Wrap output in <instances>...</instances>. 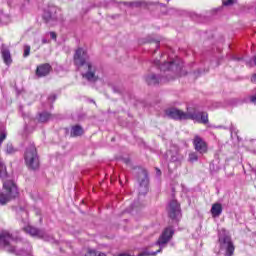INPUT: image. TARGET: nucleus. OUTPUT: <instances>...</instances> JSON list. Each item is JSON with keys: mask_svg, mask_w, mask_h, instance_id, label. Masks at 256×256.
I'll return each mask as SVG.
<instances>
[{"mask_svg": "<svg viewBox=\"0 0 256 256\" xmlns=\"http://www.w3.org/2000/svg\"><path fill=\"white\" fill-rule=\"evenodd\" d=\"M137 181L139 186L144 189V191H149V173L145 168H140L137 176Z\"/></svg>", "mask_w": 256, "mask_h": 256, "instance_id": "nucleus-7", "label": "nucleus"}, {"mask_svg": "<svg viewBox=\"0 0 256 256\" xmlns=\"http://www.w3.org/2000/svg\"><path fill=\"white\" fill-rule=\"evenodd\" d=\"M157 47H159V42H156Z\"/></svg>", "mask_w": 256, "mask_h": 256, "instance_id": "nucleus-36", "label": "nucleus"}, {"mask_svg": "<svg viewBox=\"0 0 256 256\" xmlns=\"http://www.w3.org/2000/svg\"><path fill=\"white\" fill-rule=\"evenodd\" d=\"M212 217H219L221 213H223V206L220 203H216L212 205L211 208Z\"/></svg>", "mask_w": 256, "mask_h": 256, "instance_id": "nucleus-15", "label": "nucleus"}, {"mask_svg": "<svg viewBox=\"0 0 256 256\" xmlns=\"http://www.w3.org/2000/svg\"><path fill=\"white\" fill-rule=\"evenodd\" d=\"M1 54L5 65H11V63H13V58H11V51H9V49L3 48Z\"/></svg>", "mask_w": 256, "mask_h": 256, "instance_id": "nucleus-13", "label": "nucleus"}, {"mask_svg": "<svg viewBox=\"0 0 256 256\" xmlns=\"http://www.w3.org/2000/svg\"><path fill=\"white\" fill-rule=\"evenodd\" d=\"M43 21L45 23H51V21H53V15L51 14V12H45L43 15Z\"/></svg>", "mask_w": 256, "mask_h": 256, "instance_id": "nucleus-21", "label": "nucleus"}, {"mask_svg": "<svg viewBox=\"0 0 256 256\" xmlns=\"http://www.w3.org/2000/svg\"><path fill=\"white\" fill-rule=\"evenodd\" d=\"M24 161L26 167L32 171H35L39 168V154H37V148L34 145H31L26 149L24 154Z\"/></svg>", "mask_w": 256, "mask_h": 256, "instance_id": "nucleus-4", "label": "nucleus"}, {"mask_svg": "<svg viewBox=\"0 0 256 256\" xmlns=\"http://www.w3.org/2000/svg\"><path fill=\"white\" fill-rule=\"evenodd\" d=\"M146 83L148 85H159V79H157L155 74H152L146 77Z\"/></svg>", "mask_w": 256, "mask_h": 256, "instance_id": "nucleus-18", "label": "nucleus"}, {"mask_svg": "<svg viewBox=\"0 0 256 256\" xmlns=\"http://www.w3.org/2000/svg\"><path fill=\"white\" fill-rule=\"evenodd\" d=\"M166 115L170 119H174V121L191 120L202 125H207V123H209V114L207 112H197L195 108H192L191 110L188 109L187 112L177 108H170L166 110Z\"/></svg>", "mask_w": 256, "mask_h": 256, "instance_id": "nucleus-1", "label": "nucleus"}, {"mask_svg": "<svg viewBox=\"0 0 256 256\" xmlns=\"http://www.w3.org/2000/svg\"><path fill=\"white\" fill-rule=\"evenodd\" d=\"M192 143L195 151L200 155H205L209 153V145L205 142L203 138H201V136L195 135Z\"/></svg>", "mask_w": 256, "mask_h": 256, "instance_id": "nucleus-6", "label": "nucleus"}, {"mask_svg": "<svg viewBox=\"0 0 256 256\" xmlns=\"http://www.w3.org/2000/svg\"><path fill=\"white\" fill-rule=\"evenodd\" d=\"M51 71H53V67L51 66V64L44 63V64H40L37 66L35 74L39 78L47 77V75H49V73H51Z\"/></svg>", "mask_w": 256, "mask_h": 256, "instance_id": "nucleus-9", "label": "nucleus"}, {"mask_svg": "<svg viewBox=\"0 0 256 256\" xmlns=\"http://www.w3.org/2000/svg\"><path fill=\"white\" fill-rule=\"evenodd\" d=\"M199 161V152H190L188 154V163H197Z\"/></svg>", "mask_w": 256, "mask_h": 256, "instance_id": "nucleus-16", "label": "nucleus"}, {"mask_svg": "<svg viewBox=\"0 0 256 256\" xmlns=\"http://www.w3.org/2000/svg\"><path fill=\"white\" fill-rule=\"evenodd\" d=\"M3 189L6 193H17V184L13 180L3 182Z\"/></svg>", "mask_w": 256, "mask_h": 256, "instance_id": "nucleus-10", "label": "nucleus"}, {"mask_svg": "<svg viewBox=\"0 0 256 256\" xmlns=\"http://www.w3.org/2000/svg\"><path fill=\"white\" fill-rule=\"evenodd\" d=\"M83 133H85V130H83V127L81 125H74L71 127V130H70L71 137H81Z\"/></svg>", "mask_w": 256, "mask_h": 256, "instance_id": "nucleus-14", "label": "nucleus"}, {"mask_svg": "<svg viewBox=\"0 0 256 256\" xmlns=\"http://www.w3.org/2000/svg\"><path fill=\"white\" fill-rule=\"evenodd\" d=\"M177 65L175 62H165L162 66H160L161 71H171V69H175Z\"/></svg>", "mask_w": 256, "mask_h": 256, "instance_id": "nucleus-17", "label": "nucleus"}, {"mask_svg": "<svg viewBox=\"0 0 256 256\" xmlns=\"http://www.w3.org/2000/svg\"><path fill=\"white\" fill-rule=\"evenodd\" d=\"M42 43H43V45L47 44L48 43L47 39H43Z\"/></svg>", "mask_w": 256, "mask_h": 256, "instance_id": "nucleus-33", "label": "nucleus"}, {"mask_svg": "<svg viewBox=\"0 0 256 256\" xmlns=\"http://www.w3.org/2000/svg\"><path fill=\"white\" fill-rule=\"evenodd\" d=\"M49 119H51V113L43 112L39 115L38 121H40V123H47V121H49Z\"/></svg>", "mask_w": 256, "mask_h": 256, "instance_id": "nucleus-20", "label": "nucleus"}, {"mask_svg": "<svg viewBox=\"0 0 256 256\" xmlns=\"http://www.w3.org/2000/svg\"><path fill=\"white\" fill-rule=\"evenodd\" d=\"M7 139V133L0 132V145H3V141Z\"/></svg>", "mask_w": 256, "mask_h": 256, "instance_id": "nucleus-24", "label": "nucleus"}, {"mask_svg": "<svg viewBox=\"0 0 256 256\" xmlns=\"http://www.w3.org/2000/svg\"><path fill=\"white\" fill-rule=\"evenodd\" d=\"M128 5L130 7H141L142 2L141 1L130 2V3H128Z\"/></svg>", "mask_w": 256, "mask_h": 256, "instance_id": "nucleus-25", "label": "nucleus"}, {"mask_svg": "<svg viewBox=\"0 0 256 256\" xmlns=\"http://www.w3.org/2000/svg\"><path fill=\"white\" fill-rule=\"evenodd\" d=\"M85 256H97V252L95 250H90L86 253Z\"/></svg>", "mask_w": 256, "mask_h": 256, "instance_id": "nucleus-27", "label": "nucleus"}, {"mask_svg": "<svg viewBox=\"0 0 256 256\" xmlns=\"http://www.w3.org/2000/svg\"><path fill=\"white\" fill-rule=\"evenodd\" d=\"M155 65H161L159 61H155Z\"/></svg>", "mask_w": 256, "mask_h": 256, "instance_id": "nucleus-34", "label": "nucleus"}, {"mask_svg": "<svg viewBox=\"0 0 256 256\" xmlns=\"http://www.w3.org/2000/svg\"><path fill=\"white\" fill-rule=\"evenodd\" d=\"M168 215L170 219H179L181 217V206L177 200H171L168 206Z\"/></svg>", "mask_w": 256, "mask_h": 256, "instance_id": "nucleus-8", "label": "nucleus"}, {"mask_svg": "<svg viewBox=\"0 0 256 256\" xmlns=\"http://www.w3.org/2000/svg\"><path fill=\"white\" fill-rule=\"evenodd\" d=\"M17 199V194L0 193V205H7V203Z\"/></svg>", "mask_w": 256, "mask_h": 256, "instance_id": "nucleus-12", "label": "nucleus"}, {"mask_svg": "<svg viewBox=\"0 0 256 256\" xmlns=\"http://www.w3.org/2000/svg\"><path fill=\"white\" fill-rule=\"evenodd\" d=\"M96 256H107V255H105V253L103 252H97Z\"/></svg>", "mask_w": 256, "mask_h": 256, "instance_id": "nucleus-31", "label": "nucleus"}, {"mask_svg": "<svg viewBox=\"0 0 256 256\" xmlns=\"http://www.w3.org/2000/svg\"><path fill=\"white\" fill-rule=\"evenodd\" d=\"M51 39H57V33L50 32Z\"/></svg>", "mask_w": 256, "mask_h": 256, "instance_id": "nucleus-28", "label": "nucleus"}, {"mask_svg": "<svg viewBox=\"0 0 256 256\" xmlns=\"http://www.w3.org/2000/svg\"><path fill=\"white\" fill-rule=\"evenodd\" d=\"M24 230L26 233H28L32 237H39V238L45 237V232H43L42 230H38L35 227L27 226L26 228H24Z\"/></svg>", "mask_w": 256, "mask_h": 256, "instance_id": "nucleus-11", "label": "nucleus"}, {"mask_svg": "<svg viewBox=\"0 0 256 256\" xmlns=\"http://www.w3.org/2000/svg\"><path fill=\"white\" fill-rule=\"evenodd\" d=\"M21 213H23L24 215H27V212L22 211Z\"/></svg>", "mask_w": 256, "mask_h": 256, "instance_id": "nucleus-35", "label": "nucleus"}, {"mask_svg": "<svg viewBox=\"0 0 256 256\" xmlns=\"http://www.w3.org/2000/svg\"><path fill=\"white\" fill-rule=\"evenodd\" d=\"M156 173H157V175H161V169L156 168Z\"/></svg>", "mask_w": 256, "mask_h": 256, "instance_id": "nucleus-32", "label": "nucleus"}, {"mask_svg": "<svg viewBox=\"0 0 256 256\" xmlns=\"http://www.w3.org/2000/svg\"><path fill=\"white\" fill-rule=\"evenodd\" d=\"M86 55L87 52H85L83 48L76 49L73 57L74 65H76V67H83L84 65H87L88 70L85 74H82V77L87 79V81H93L95 83V81H99V76L95 75L97 70L93 67V64L87 62V58L85 57Z\"/></svg>", "mask_w": 256, "mask_h": 256, "instance_id": "nucleus-2", "label": "nucleus"}, {"mask_svg": "<svg viewBox=\"0 0 256 256\" xmlns=\"http://www.w3.org/2000/svg\"><path fill=\"white\" fill-rule=\"evenodd\" d=\"M233 3H235V0H225L223 2V5H225V7H229V6L233 5Z\"/></svg>", "mask_w": 256, "mask_h": 256, "instance_id": "nucleus-26", "label": "nucleus"}, {"mask_svg": "<svg viewBox=\"0 0 256 256\" xmlns=\"http://www.w3.org/2000/svg\"><path fill=\"white\" fill-rule=\"evenodd\" d=\"M123 161L126 165H129L131 163V159L129 158H125Z\"/></svg>", "mask_w": 256, "mask_h": 256, "instance_id": "nucleus-29", "label": "nucleus"}, {"mask_svg": "<svg viewBox=\"0 0 256 256\" xmlns=\"http://www.w3.org/2000/svg\"><path fill=\"white\" fill-rule=\"evenodd\" d=\"M9 177V173L7 172V167L3 162L0 161V179H7Z\"/></svg>", "mask_w": 256, "mask_h": 256, "instance_id": "nucleus-19", "label": "nucleus"}, {"mask_svg": "<svg viewBox=\"0 0 256 256\" xmlns=\"http://www.w3.org/2000/svg\"><path fill=\"white\" fill-rule=\"evenodd\" d=\"M17 241L14 240L13 236L7 231L0 232V247H3L8 253H15L16 255H25L23 251H17Z\"/></svg>", "mask_w": 256, "mask_h": 256, "instance_id": "nucleus-3", "label": "nucleus"}, {"mask_svg": "<svg viewBox=\"0 0 256 256\" xmlns=\"http://www.w3.org/2000/svg\"><path fill=\"white\" fill-rule=\"evenodd\" d=\"M219 244L221 249L226 250L225 256H233L235 246H233L230 236L226 235L225 233L219 234Z\"/></svg>", "mask_w": 256, "mask_h": 256, "instance_id": "nucleus-5", "label": "nucleus"}, {"mask_svg": "<svg viewBox=\"0 0 256 256\" xmlns=\"http://www.w3.org/2000/svg\"><path fill=\"white\" fill-rule=\"evenodd\" d=\"M251 81H252V83H256V74L252 75Z\"/></svg>", "mask_w": 256, "mask_h": 256, "instance_id": "nucleus-30", "label": "nucleus"}, {"mask_svg": "<svg viewBox=\"0 0 256 256\" xmlns=\"http://www.w3.org/2000/svg\"><path fill=\"white\" fill-rule=\"evenodd\" d=\"M29 55H31V46L26 45L24 46V54L23 57H29Z\"/></svg>", "mask_w": 256, "mask_h": 256, "instance_id": "nucleus-23", "label": "nucleus"}, {"mask_svg": "<svg viewBox=\"0 0 256 256\" xmlns=\"http://www.w3.org/2000/svg\"><path fill=\"white\" fill-rule=\"evenodd\" d=\"M16 149H15V147H13V144H11V143H8L7 145H6V153L8 154V155H13V153H16Z\"/></svg>", "mask_w": 256, "mask_h": 256, "instance_id": "nucleus-22", "label": "nucleus"}]
</instances>
